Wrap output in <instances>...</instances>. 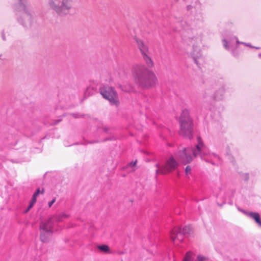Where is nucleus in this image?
Listing matches in <instances>:
<instances>
[{"instance_id": "nucleus-1", "label": "nucleus", "mask_w": 261, "mask_h": 261, "mask_svg": "<svg viewBox=\"0 0 261 261\" xmlns=\"http://www.w3.org/2000/svg\"><path fill=\"white\" fill-rule=\"evenodd\" d=\"M191 154L194 157L199 156L202 160L213 165H218L221 162L219 155L211 152L199 137H197L195 148H185L176 153L175 157L184 164L190 163L193 160Z\"/></svg>"}, {"instance_id": "nucleus-2", "label": "nucleus", "mask_w": 261, "mask_h": 261, "mask_svg": "<svg viewBox=\"0 0 261 261\" xmlns=\"http://www.w3.org/2000/svg\"><path fill=\"white\" fill-rule=\"evenodd\" d=\"M132 74L135 83L142 88H149L157 83V78L154 72L142 65L134 66Z\"/></svg>"}, {"instance_id": "nucleus-3", "label": "nucleus", "mask_w": 261, "mask_h": 261, "mask_svg": "<svg viewBox=\"0 0 261 261\" xmlns=\"http://www.w3.org/2000/svg\"><path fill=\"white\" fill-rule=\"evenodd\" d=\"M13 9L15 12L23 10L21 15L17 17L18 22L22 26L30 29L35 25L36 16L34 12L28 7L27 0H15Z\"/></svg>"}, {"instance_id": "nucleus-4", "label": "nucleus", "mask_w": 261, "mask_h": 261, "mask_svg": "<svg viewBox=\"0 0 261 261\" xmlns=\"http://www.w3.org/2000/svg\"><path fill=\"white\" fill-rule=\"evenodd\" d=\"M49 8L59 16H65L69 14L72 8V0H48Z\"/></svg>"}, {"instance_id": "nucleus-5", "label": "nucleus", "mask_w": 261, "mask_h": 261, "mask_svg": "<svg viewBox=\"0 0 261 261\" xmlns=\"http://www.w3.org/2000/svg\"><path fill=\"white\" fill-rule=\"evenodd\" d=\"M222 42L224 48L226 50L230 51L234 57H237L238 55L236 50L239 44H243L244 45L250 48H255L256 49L260 48L259 47L253 46L250 43L239 41L237 38L231 34H228L224 37L223 38Z\"/></svg>"}, {"instance_id": "nucleus-6", "label": "nucleus", "mask_w": 261, "mask_h": 261, "mask_svg": "<svg viewBox=\"0 0 261 261\" xmlns=\"http://www.w3.org/2000/svg\"><path fill=\"white\" fill-rule=\"evenodd\" d=\"M180 134L184 137L191 139L193 138L192 121L190 117L189 110H184L180 117Z\"/></svg>"}, {"instance_id": "nucleus-7", "label": "nucleus", "mask_w": 261, "mask_h": 261, "mask_svg": "<svg viewBox=\"0 0 261 261\" xmlns=\"http://www.w3.org/2000/svg\"><path fill=\"white\" fill-rule=\"evenodd\" d=\"M54 218L50 216L41 221L39 225L40 238L42 242L46 243L51 239L55 231Z\"/></svg>"}, {"instance_id": "nucleus-8", "label": "nucleus", "mask_w": 261, "mask_h": 261, "mask_svg": "<svg viewBox=\"0 0 261 261\" xmlns=\"http://www.w3.org/2000/svg\"><path fill=\"white\" fill-rule=\"evenodd\" d=\"M191 231V227L189 226H186L182 229L180 227H175L171 231V239L176 244L177 242H181L184 240V235L190 234Z\"/></svg>"}, {"instance_id": "nucleus-9", "label": "nucleus", "mask_w": 261, "mask_h": 261, "mask_svg": "<svg viewBox=\"0 0 261 261\" xmlns=\"http://www.w3.org/2000/svg\"><path fill=\"white\" fill-rule=\"evenodd\" d=\"M100 92L103 97L108 99L112 105L118 106L119 102L118 95L113 88L103 86L100 88Z\"/></svg>"}, {"instance_id": "nucleus-10", "label": "nucleus", "mask_w": 261, "mask_h": 261, "mask_svg": "<svg viewBox=\"0 0 261 261\" xmlns=\"http://www.w3.org/2000/svg\"><path fill=\"white\" fill-rule=\"evenodd\" d=\"M178 164L174 157L170 158L166 162L164 166L160 167L159 164H156L157 169L155 170L156 174H166L176 169Z\"/></svg>"}, {"instance_id": "nucleus-11", "label": "nucleus", "mask_w": 261, "mask_h": 261, "mask_svg": "<svg viewBox=\"0 0 261 261\" xmlns=\"http://www.w3.org/2000/svg\"><path fill=\"white\" fill-rule=\"evenodd\" d=\"M134 39L137 42L138 46L143 55V59L147 66L148 67H152L153 66V63L151 58L147 55L148 49L146 43L139 37L136 36Z\"/></svg>"}, {"instance_id": "nucleus-12", "label": "nucleus", "mask_w": 261, "mask_h": 261, "mask_svg": "<svg viewBox=\"0 0 261 261\" xmlns=\"http://www.w3.org/2000/svg\"><path fill=\"white\" fill-rule=\"evenodd\" d=\"M191 44L193 45L192 55L194 59L198 58L201 55L200 49V45L201 44L200 40H198L197 41L196 39H192L191 40Z\"/></svg>"}, {"instance_id": "nucleus-13", "label": "nucleus", "mask_w": 261, "mask_h": 261, "mask_svg": "<svg viewBox=\"0 0 261 261\" xmlns=\"http://www.w3.org/2000/svg\"><path fill=\"white\" fill-rule=\"evenodd\" d=\"M213 99L216 101H222L226 98V90L224 87L218 89L213 95Z\"/></svg>"}, {"instance_id": "nucleus-14", "label": "nucleus", "mask_w": 261, "mask_h": 261, "mask_svg": "<svg viewBox=\"0 0 261 261\" xmlns=\"http://www.w3.org/2000/svg\"><path fill=\"white\" fill-rule=\"evenodd\" d=\"M240 211L245 214L248 217L254 219L258 224V225L261 227V221L260 220V216L258 213L251 212H247L244 210Z\"/></svg>"}, {"instance_id": "nucleus-15", "label": "nucleus", "mask_w": 261, "mask_h": 261, "mask_svg": "<svg viewBox=\"0 0 261 261\" xmlns=\"http://www.w3.org/2000/svg\"><path fill=\"white\" fill-rule=\"evenodd\" d=\"M54 218V221L55 222H60L64 219H67L69 217V215L65 213H61L60 214L53 215L50 216Z\"/></svg>"}, {"instance_id": "nucleus-16", "label": "nucleus", "mask_w": 261, "mask_h": 261, "mask_svg": "<svg viewBox=\"0 0 261 261\" xmlns=\"http://www.w3.org/2000/svg\"><path fill=\"white\" fill-rule=\"evenodd\" d=\"M185 173L186 177L188 178H189L190 175L192 174L191 167L190 166H187L185 169Z\"/></svg>"}, {"instance_id": "nucleus-17", "label": "nucleus", "mask_w": 261, "mask_h": 261, "mask_svg": "<svg viewBox=\"0 0 261 261\" xmlns=\"http://www.w3.org/2000/svg\"><path fill=\"white\" fill-rule=\"evenodd\" d=\"M97 247L100 250L104 252H109V247L107 245H99Z\"/></svg>"}, {"instance_id": "nucleus-18", "label": "nucleus", "mask_w": 261, "mask_h": 261, "mask_svg": "<svg viewBox=\"0 0 261 261\" xmlns=\"http://www.w3.org/2000/svg\"><path fill=\"white\" fill-rule=\"evenodd\" d=\"M37 197V196L34 194L32 200L30 202V205L29 206V209L32 208L34 204L35 203V202H36Z\"/></svg>"}, {"instance_id": "nucleus-19", "label": "nucleus", "mask_w": 261, "mask_h": 261, "mask_svg": "<svg viewBox=\"0 0 261 261\" xmlns=\"http://www.w3.org/2000/svg\"><path fill=\"white\" fill-rule=\"evenodd\" d=\"M192 258V253L191 252H188L187 253L186 256L182 261H191Z\"/></svg>"}, {"instance_id": "nucleus-20", "label": "nucleus", "mask_w": 261, "mask_h": 261, "mask_svg": "<svg viewBox=\"0 0 261 261\" xmlns=\"http://www.w3.org/2000/svg\"><path fill=\"white\" fill-rule=\"evenodd\" d=\"M56 198H54L50 201H49L48 202V207L49 208L51 207L53 204L56 202Z\"/></svg>"}, {"instance_id": "nucleus-21", "label": "nucleus", "mask_w": 261, "mask_h": 261, "mask_svg": "<svg viewBox=\"0 0 261 261\" xmlns=\"http://www.w3.org/2000/svg\"><path fill=\"white\" fill-rule=\"evenodd\" d=\"M205 257L199 255L197 257V258L195 261H205Z\"/></svg>"}, {"instance_id": "nucleus-22", "label": "nucleus", "mask_w": 261, "mask_h": 261, "mask_svg": "<svg viewBox=\"0 0 261 261\" xmlns=\"http://www.w3.org/2000/svg\"><path fill=\"white\" fill-rule=\"evenodd\" d=\"M44 192L43 190H42V191L41 192L40 191V189H38L36 191V192L34 193V194H35L36 195H37V196H38V195L40 194V193H41V194H43Z\"/></svg>"}, {"instance_id": "nucleus-23", "label": "nucleus", "mask_w": 261, "mask_h": 261, "mask_svg": "<svg viewBox=\"0 0 261 261\" xmlns=\"http://www.w3.org/2000/svg\"><path fill=\"white\" fill-rule=\"evenodd\" d=\"M136 164V161L134 163H130L129 164L128 166H130L131 167H134Z\"/></svg>"}, {"instance_id": "nucleus-24", "label": "nucleus", "mask_w": 261, "mask_h": 261, "mask_svg": "<svg viewBox=\"0 0 261 261\" xmlns=\"http://www.w3.org/2000/svg\"><path fill=\"white\" fill-rule=\"evenodd\" d=\"M202 97L204 98H206V93L202 95Z\"/></svg>"}, {"instance_id": "nucleus-25", "label": "nucleus", "mask_w": 261, "mask_h": 261, "mask_svg": "<svg viewBox=\"0 0 261 261\" xmlns=\"http://www.w3.org/2000/svg\"><path fill=\"white\" fill-rule=\"evenodd\" d=\"M258 57L261 58V53L258 54Z\"/></svg>"}, {"instance_id": "nucleus-26", "label": "nucleus", "mask_w": 261, "mask_h": 261, "mask_svg": "<svg viewBox=\"0 0 261 261\" xmlns=\"http://www.w3.org/2000/svg\"><path fill=\"white\" fill-rule=\"evenodd\" d=\"M30 210V209H29V207L28 208V209L26 210L25 212H28Z\"/></svg>"}]
</instances>
